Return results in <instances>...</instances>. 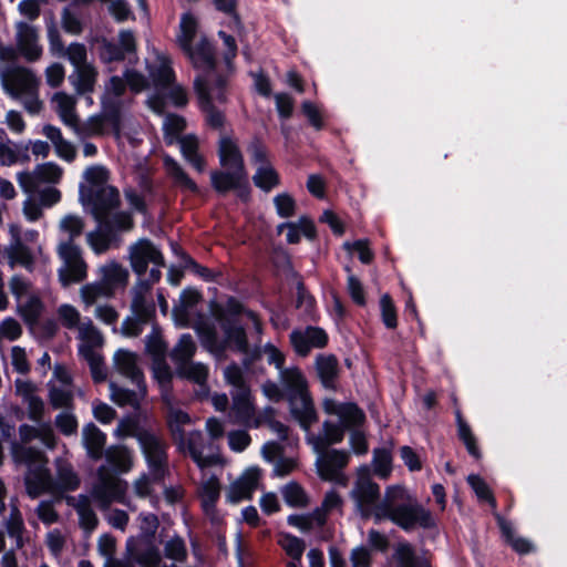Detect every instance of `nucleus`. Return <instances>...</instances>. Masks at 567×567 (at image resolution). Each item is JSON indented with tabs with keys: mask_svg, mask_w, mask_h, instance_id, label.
Segmentation results:
<instances>
[{
	"mask_svg": "<svg viewBox=\"0 0 567 567\" xmlns=\"http://www.w3.org/2000/svg\"><path fill=\"white\" fill-rule=\"evenodd\" d=\"M384 519H389L404 532H411L417 527L423 529L436 527L431 511L420 504L401 485L388 486L381 503L377 506L374 523L379 524Z\"/></svg>",
	"mask_w": 567,
	"mask_h": 567,
	"instance_id": "nucleus-1",
	"label": "nucleus"
},
{
	"mask_svg": "<svg viewBox=\"0 0 567 567\" xmlns=\"http://www.w3.org/2000/svg\"><path fill=\"white\" fill-rule=\"evenodd\" d=\"M194 69L200 71L195 79L205 76L207 85L216 89V101L227 102L228 75L217 70L215 47L207 37H202L196 45L190 44L189 51H183Z\"/></svg>",
	"mask_w": 567,
	"mask_h": 567,
	"instance_id": "nucleus-2",
	"label": "nucleus"
},
{
	"mask_svg": "<svg viewBox=\"0 0 567 567\" xmlns=\"http://www.w3.org/2000/svg\"><path fill=\"white\" fill-rule=\"evenodd\" d=\"M213 317L219 323L225 338L241 353H248L249 342L245 328L239 324V316L245 311V306L234 296H229L225 306L216 300L209 305Z\"/></svg>",
	"mask_w": 567,
	"mask_h": 567,
	"instance_id": "nucleus-3",
	"label": "nucleus"
},
{
	"mask_svg": "<svg viewBox=\"0 0 567 567\" xmlns=\"http://www.w3.org/2000/svg\"><path fill=\"white\" fill-rule=\"evenodd\" d=\"M133 427H135L133 437L138 442L153 482H162L168 471L167 442L162 435L140 424H133Z\"/></svg>",
	"mask_w": 567,
	"mask_h": 567,
	"instance_id": "nucleus-4",
	"label": "nucleus"
},
{
	"mask_svg": "<svg viewBox=\"0 0 567 567\" xmlns=\"http://www.w3.org/2000/svg\"><path fill=\"white\" fill-rule=\"evenodd\" d=\"M80 200L84 207H90L95 221H110L113 218L112 210L121 205L120 192L114 186L106 187H80Z\"/></svg>",
	"mask_w": 567,
	"mask_h": 567,
	"instance_id": "nucleus-5",
	"label": "nucleus"
},
{
	"mask_svg": "<svg viewBox=\"0 0 567 567\" xmlns=\"http://www.w3.org/2000/svg\"><path fill=\"white\" fill-rule=\"evenodd\" d=\"M97 230L87 234V241L96 254H103L112 244L120 241V233L134 227V220L127 212H115L110 221H96Z\"/></svg>",
	"mask_w": 567,
	"mask_h": 567,
	"instance_id": "nucleus-6",
	"label": "nucleus"
},
{
	"mask_svg": "<svg viewBox=\"0 0 567 567\" xmlns=\"http://www.w3.org/2000/svg\"><path fill=\"white\" fill-rule=\"evenodd\" d=\"M3 89L13 97L20 95H35L39 80L32 70L14 65L9 68L1 76Z\"/></svg>",
	"mask_w": 567,
	"mask_h": 567,
	"instance_id": "nucleus-7",
	"label": "nucleus"
},
{
	"mask_svg": "<svg viewBox=\"0 0 567 567\" xmlns=\"http://www.w3.org/2000/svg\"><path fill=\"white\" fill-rule=\"evenodd\" d=\"M357 511L363 519L374 517L380 501V486L370 476H360L351 492Z\"/></svg>",
	"mask_w": 567,
	"mask_h": 567,
	"instance_id": "nucleus-8",
	"label": "nucleus"
},
{
	"mask_svg": "<svg viewBox=\"0 0 567 567\" xmlns=\"http://www.w3.org/2000/svg\"><path fill=\"white\" fill-rule=\"evenodd\" d=\"M59 254L66 266V269L59 272L61 284L68 286L73 281L83 280L86 276V265L82 258L80 247L74 241L68 240L60 245Z\"/></svg>",
	"mask_w": 567,
	"mask_h": 567,
	"instance_id": "nucleus-9",
	"label": "nucleus"
},
{
	"mask_svg": "<svg viewBox=\"0 0 567 567\" xmlns=\"http://www.w3.org/2000/svg\"><path fill=\"white\" fill-rule=\"evenodd\" d=\"M130 260L133 271L142 277L146 274L148 264L165 267V258L162 251L151 239L142 238L130 248Z\"/></svg>",
	"mask_w": 567,
	"mask_h": 567,
	"instance_id": "nucleus-10",
	"label": "nucleus"
},
{
	"mask_svg": "<svg viewBox=\"0 0 567 567\" xmlns=\"http://www.w3.org/2000/svg\"><path fill=\"white\" fill-rule=\"evenodd\" d=\"M194 91L198 99V105L203 113L206 114L207 124L214 130H220L225 124V115L215 104L216 89L207 85L205 76L194 80Z\"/></svg>",
	"mask_w": 567,
	"mask_h": 567,
	"instance_id": "nucleus-11",
	"label": "nucleus"
},
{
	"mask_svg": "<svg viewBox=\"0 0 567 567\" xmlns=\"http://www.w3.org/2000/svg\"><path fill=\"white\" fill-rule=\"evenodd\" d=\"M120 43L103 38L99 47V59L105 64L122 62L126 54L136 52V40L131 30H121L118 33Z\"/></svg>",
	"mask_w": 567,
	"mask_h": 567,
	"instance_id": "nucleus-12",
	"label": "nucleus"
},
{
	"mask_svg": "<svg viewBox=\"0 0 567 567\" xmlns=\"http://www.w3.org/2000/svg\"><path fill=\"white\" fill-rule=\"evenodd\" d=\"M83 444L87 456L94 461H99L105 455L109 463H114L120 452L116 446H111L104 452L106 434L92 422L83 427Z\"/></svg>",
	"mask_w": 567,
	"mask_h": 567,
	"instance_id": "nucleus-13",
	"label": "nucleus"
},
{
	"mask_svg": "<svg viewBox=\"0 0 567 567\" xmlns=\"http://www.w3.org/2000/svg\"><path fill=\"white\" fill-rule=\"evenodd\" d=\"M104 123L112 127L114 134L120 135L122 130V109L120 102H104L102 113L89 117L86 126L90 134H103Z\"/></svg>",
	"mask_w": 567,
	"mask_h": 567,
	"instance_id": "nucleus-14",
	"label": "nucleus"
},
{
	"mask_svg": "<svg viewBox=\"0 0 567 567\" xmlns=\"http://www.w3.org/2000/svg\"><path fill=\"white\" fill-rule=\"evenodd\" d=\"M319 457L316 461L318 475L323 481H332L349 463L350 455L344 450L327 449L324 452H316Z\"/></svg>",
	"mask_w": 567,
	"mask_h": 567,
	"instance_id": "nucleus-15",
	"label": "nucleus"
},
{
	"mask_svg": "<svg viewBox=\"0 0 567 567\" xmlns=\"http://www.w3.org/2000/svg\"><path fill=\"white\" fill-rule=\"evenodd\" d=\"M37 29L23 21L17 24V47L20 54L28 62H35L42 55V48L38 44Z\"/></svg>",
	"mask_w": 567,
	"mask_h": 567,
	"instance_id": "nucleus-16",
	"label": "nucleus"
},
{
	"mask_svg": "<svg viewBox=\"0 0 567 567\" xmlns=\"http://www.w3.org/2000/svg\"><path fill=\"white\" fill-rule=\"evenodd\" d=\"M127 489V483L121 478H102L92 488L91 495L102 508H106L113 501L122 502Z\"/></svg>",
	"mask_w": 567,
	"mask_h": 567,
	"instance_id": "nucleus-17",
	"label": "nucleus"
},
{
	"mask_svg": "<svg viewBox=\"0 0 567 567\" xmlns=\"http://www.w3.org/2000/svg\"><path fill=\"white\" fill-rule=\"evenodd\" d=\"M218 157L223 167L238 172H246L243 153L231 137H220L218 143Z\"/></svg>",
	"mask_w": 567,
	"mask_h": 567,
	"instance_id": "nucleus-18",
	"label": "nucleus"
},
{
	"mask_svg": "<svg viewBox=\"0 0 567 567\" xmlns=\"http://www.w3.org/2000/svg\"><path fill=\"white\" fill-rule=\"evenodd\" d=\"M497 526L501 530L504 542L512 547L518 555H528L536 550L534 544L524 537L515 536L513 524L505 519L501 514H494Z\"/></svg>",
	"mask_w": 567,
	"mask_h": 567,
	"instance_id": "nucleus-19",
	"label": "nucleus"
},
{
	"mask_svg": "<svg viewBox=\"0 0 567 567\" xmlns=\"http://www.w3.org/2000/svg\"><path fill=\"white\" fill-rule=\"evenodd\" d=\"M126 555L141 567H158L162 561L159 549L153 543H147V547L140 550L133 537L126 540Z\"/></svg>",
	"mask_w": 567,
	"mask_h": 567,
	"instance_id": "nucleus-20",
	"label": "nucleus"
},
{
	"mask_svg": "<svg viewBox=\"0 0 567 567\" xmlns=\"http://www.w3.org/2000/svg\"><path fill=\"white\" fill-rule=\"evenodd\" d=\"M316 370L323 388L336 390V382L339 377V362L334 354H318L316 358Z\"/></svg>",
	"mask_w": 567,
	"mask_h": 567,
	"instance_id": "nucleus-21",
	"label": "nucleus"
},
{
	"mask_svg": "<svg viewBox=\"0 0 567 567\" xmlns=\"http://www.w3.org/2000/svg\"><path fill=\"white\" fill-rule=\"evenodd\" d=\"M52 477L49 468L44 465L31 466L24 478L27 494L31 498H37L45 492L47 485H51Z\"/></svg>",
	"mask_w": 567,
	"mask_h": 567,
	"instance_id": "nucleus-22",
	"label": "nucleus"
},
{
	"mask_svg": "<svg viewBox=\"0 0 567 567\" xmlns=\"http://www.w3.org/2000/svg\"><path fill=\"white\" fill-rule=\"evenodd\" d=\"M220 483L217 476L212 475L199 488L200 506L205 515L212 519L216 514V505L220 497Z\"/></svg>",
	"mask_w": 567,
	"mask_h": 567,
	"instance_id": "nucleus-23",
	"label": "nucleus"
},
{
	"mask_svg": "<svg viewBox=\"0 0 567 567\" xmlns=\"http://www.w3.org/2000/svg\"><path fill=\"white\" fill-rule=\"evenodd\" d=\"M324 434L312 437L315 452H324L330 445L339 444L344 439L346 427L341 423L324 421L322 424Z\"/></svg>",
	"mask_w": 567,
	"mask_h": 567,
	"instance_id": "nucleus-24",
	"label": "nucleus"
},
{
	"mask_svg": "<svg viewBox=\"0 0 567 567\" xmlns=\"http://www.w3.org/2000/svg\"><path fill=\"white\" fill-rule=\"evenodd\" d=\"M327 413L338 415L347 430L359 427L365 422L363 410L354 402L340 403L337 411L327 409Z\"/></svg>",
	"mask_w": 567,
	"mask_h": 567,
	"instance_id": "nucleus-25",
	"label": "nucleus"
},
{
	"mask_svg": "<svg viewBox=\"0 0 567 567\" xmlns=\"http://www.w3.org/2000/svg\"><path fill=\"white\" fill-rule=\"evenodd\" d=\"M163 165L169 177L174 179V183L184 189L189 190L193 194L199 193V187L194 179L183 169L178 162L171 155L163 157Z\"/></svg>",
	"mask_w": 567,
	"mask_h": 567,
	"instance_id": "nucleus-26",
	"label": "nucleus"
},
{
	"mask_svg": "<svg viewBox=\"0 0 567 567\" xmlns=\"http://www.w3.org/2000/svg\"><path fill=\"white\" fill-rule=\"evenodd\" d=\"M81 481L70 464L59 465L56 468V481L51 482L53 492H74L80 487Z\"/></svg>",
	"mask_w": 567,
	"mask_h": 567,
	"instance_id": "nucleus-27",
	"label": "nucleus"
},
{
	"mask_svg": "<svg viewBox=\"0 0 567 567\" xmlns=\"http://www.w3.org/2000/svg\"><path fill=\"white\" fill-rule=\"evenodd\" d=\"M241 174H245V172H238V171H220L215 169L210 172V184L213 189L218 195H226L229 192L233 190V188L237 187V182L239 181V177Z\"/></svg>",
	"mask_w": 567,
	"mask_h": 567,
	"instance_id": "nucleus-28",
	"label": "nucleus"
},
{
	"mask_svg": "<svg viewBox=\"0 0 567 567\" xmlns=\"http://www.w3.org/2000/svg\"><path fill=\"white\" fill-rule=\"evenodd\" d=\"M181 153L196 171L202 173L205 168V159L199 154L198 140L195 135L188 134L179 138Z\"/></svg>",
	"mask_w": 567,
	"mask_h": 567,
	"instance_id": "nucleus-29",
	"label": "nucleus"
},
{
	"mask_svg": "<svg viewBox=\"0 0 567 567\" xmlns=\"http://www.w3.org/2000/svg\"><path fill=\"white\" fill-rule=\"evenodd\" d=\"M203 300V293L195 287H186L179 295V303L174 306L173 312L177 318H186L189 309Z\"/></svg>",
	"mask_w": 567,
	"mask_h": 567,
	"instance_id": "nucleus-30",
	"label": "nucleus"
},
{
	"mask_svg": "<svg viewBox=\"0 0 567 567\" xmlns=\"http://www.w3.org/2000/svg\"><path fill=\"white\" fill-rule=\"evenodd\" d=\"M181 34L178 35V44L182 51H189L190 44L197 33L198 22L197 19L190 13L186 12L181 18Z\"/></svg>",
	"mask_w": 567,
	"mask_h": 567,
	"instance_id": "nucleus-31",
	"label": "nucleus"
},
{
	"mask_svg": "<svg viewBox=\"0 0 567 567\" xmlns=\"http://www.w3.org/2000/svg\"><path fill=\"white\" fill-rule=\"evenodd\" d=\"M11 456L14 463L31 467L41 461L43 454L33 446H25L14 441L11 443Z\"/></svg>",
	"mask_w": 567,
	"mask_h": 567,
	"instance_id": "nucleus-32",
	"label": "nucleus"
},
{
	"mask_svg": "<svg viewBox=\"0 0 567 567\" xmlns=\"http://www.w3.org/2000/svg\"><path fill=\"white\" fill-rule=\"evenodd\" d=\"M75 511L79 515L80 526L85 532L94 530L99 525V518L91 507L90 499L86 495H80L79 502L75 505Z\"/></svg>",
	"mask_w": 567,
	"mask_h": 567,
	"instance_id": "nucleus-33",
	"label": "nucleus"
},
{
	"mask_svg": "<svg viewBox=\"0 0 567 567\" xmlns=\"http://www.w3.org/2000/svg\"><path fill=\"white\" fill-rule=\"evenodd\" d=\"M176 372L181 379H186L197 384L205 383L208 377V369L206 365L192 361L181 362Z\"/></svg>",
	"mask_w": 567,
	"mask_h": 567,
	"instance_id": "nucleus-34",
	"label": "nucleus"
},
{
	"mask_svg": "<svg viewBox=\"0 0 567 567\" xmlns=\"http://www.w3.org/2000/svg\"><path fill=\"white\" fill-rule=\"evenodd\" d=\"M282 497L286 504L293 508H303L309 504V497L305 488L298 482H289L282 488Z\"/></svg>",
	"mask_w": 567,
	"mask_h": 567,
	"instance_id": "nucleus-35",
	"label": "nucleus"
},
{
	"mask_svg": "<svg viewBox=\"0 0 567 567\" xmlns=\"http://www.w3.org/2000/svg\"><path fill=\"white\" fill-rule=\"evenodd\" d=\"M150 79L157 91L171 87L175 82V72L167 63L150 68Z\"/></svg>",
	"mask_w": 567,
	"mask_h": 567,
	"instance_id": "nucleus-36",
	"label": "nucleus"
},
{
	"mask_svg": "<svg viewBox=\"0 0 567 567\" xmlns=\"http://www.w3.org/2000/svg\"><path fill=\"white\" fill-rule=\"evenodd\" d=\"M252 181L264 192H270L280 184L279 174L271 165L258 167Z\"/></svg>",
	"mask_w": 567,
	"mask_h": 567,
	"instance_id": "nucleus-37",
	"label": "nucleus"
},
{
	"mask_svg": "<svg viewBox=\"0 0 567 567\" xmlns=\"http://www.w3.org/2000/svg\"><path fill=\"white\" fill-rule=\"evenodd\" d=\"M290 412L306 431L317 421V412L313 403L307 395L302 396V408L291 406Z\"/></svg>",
	"mask_w": 567,
	"mask_h": 567,
	"instance_id": "nucleus-38",
	"label": "nucleus"
},
{
	"mask_svg": "<svg viewBox=\"0 0 567 567\" xmlns=\"http://www.w3.org/2000/svg\"><path fill=\"white\" fill-rule=\"evenodd\" d=\"M394 558L398 567H424L425 564L409 543H402L396 547Z\"/></svg>",
	"mask_w": 567,
	"mask_h": 567,
	"instance_id": "nucleus-39",
	"label": "nucleus"
},
{
	"mask_svg": "<svg viewBox=\"0 0 567 567\" xmlns=\"http://www.w3.org/2000/svg\"><path fill=\"white\" fill-rule=\"evenodd\" d=\"M44 305L40 297L31 296L22 306H19V313L28 324H34L38 322Z\"/></svg>",
	"mask_w": 567,
	"mask_h": 567,
	"instance_id": "nucleus-40",
	"label": "nucleus"
},
{
	"mask_svg": "<svg viewBox=\"0 0 567 567\" xmlns=\"http://www.w3.org/2000/svg\"><path fill=\"white\" fill-rule=\"evenodd\" d=\"M233 410L237 420L246 422L255 413L249 391H243L234 398Z\"/></svg>",
	"mask_w": 567,
	"mask_h": 567,
	"instance_id": "nucleus-41",
	"label": "nucleus"
},
{
	"mask_svg": "<svg viewBox=\"0 0 567 567\" xmlns=\"http://www.w3.org/2000/svg\"><path fill=\"white\" fill-rule=\"evenodd\" d=\"M374 472L378 476L385 478L392 472V453L390 449L377 447L373 450Z\"/></svg>",
	"mask_w": 567,
	"mask_h": 567,
	"instance_id": "nucleus-42",
	"label": "nucleus"
},
{
	"mask_svg": "<svg viewBox=\"0 0 567 567\" xmlns=\"http://www.w3.org/2000/svg\"><path fill=\"white\" fill-rule=\"evenodd\" d=\"M131 309L134 316L146 323L155 316L154 302H147L146 297L143 296L142 292H135L133 295Z\"/></svg>",
	"mask_w": 567,
	"mask_h": 567,
	"instance_id": "nucleus-43",
	"label": "nucleus"
},
{
	"mask_svg": "<svg viewBox=\"0 0 567 567\" xmlns=\"http://www.w3.org/2000/svg\"><path fill=\"white\" fill-rule=\"evenodd\" d=\"M247 152L252 163L260 164V166L270 165L267 145L259 135L251 137L247 145Z\"/></svg>",
	"mask_w": 567,
	"mask_h": 567,
	"instance_id": "nucleus-44",
	"label": "nucleus"
},
{
	"mask_svg": "<svg viewBox=\"0 0 567 567\" xmlns=\"http://www.w3.org/2000/svg\"><path fill=\"white\" fill-rule=\"evenodd\" d=\"M467 483L480 501L487 502L493 507L496 506L494 494L483 477L478 474H470L467 476Z\"/></svg>",
	"mask_w": 567,
	"mask_h": 567,
	"instance_id": "nucleus-45",
	"label": "nucleus"
},
{
	"mask_svg": "<svg viewBox=\"0 0 567 567\" xmlns=\"http://www.w3.org/2000/svg\"><path fill=\"white\" fill-rule=\"evenodd\" d=\"M49 401L53 409H74L73 393L55 385H50L49 388Z\"/></svg>",
	"mask_w": 567,
	"mask_h": 567,
	"instance_id": "nucleus-46",
	"label": "nucleus"
},
{
	"mask_svg": "<svg viewBox=\"0 0 567 567\" xmlns=\"http://www.w3.org/2000/svg\"><path fill=\"white\" fill-rule=\"evenodd\" d=\"M369 239H357L354 241H346L343 249L348 252L357 251L359 260L364 265H370L374 260V252L370 248Z\"/></svg>",
	"mask_w": 567,
	"mask_h": 567,
	"instance_id": "nucleus-47",
	"label": "nucleus"
},
{
	"mask_svg": "<svg viewBox=\"0 0 567 567\" xmlns=\"http://www.w3.org/2000/svg\"><path fill=\"white\" fill-rule=\"evenodd\" d=\"M196 352V344L189 333L181 336L174 351L173 358L181 362L189 361Z\"/></svg>",
	"mask_w": 567,
	"mask_h": 567,
	"instance_id": "nucleus-48",
	"label": "nucleus"
},
{
	"mask_svg": "<svg viewBox=\"0 0 567 567\" xmlns=\"http://www.w3.org/2000/svg\"><path fill=\"white\" fill-rule=\"evenodd\" d=\"M380 308L383 324L388 329H395L398 327V313L394 302L389 293L381 297Z\"/></svg>",
	"mask_w": 567,
	"mask_h": 567,
	"instance_id": "nucleus-49",
	"label": "nucleus"
},
{
	"mask_svg": "<svg viewBox=\"0 0 567 567\" xmlns=\"http://www.w3.org/2000/svg\"><path fill=\"white\" fill-rule=\"evenodd\" d=\"M35 171H37V176L39 177L40 184L41 183H51V184L59 183L60 179L62 178V174H63L62 168L53 162L38 164L35 166Z\"/></svg>",
	"mask_w": 567,
	"mask_h": 567,
	"instance_id": "nucleus-50",
	"label": "nucleus"
},
{
	"mask_svg": "<svg viewBox=\"0 0 567 567\" xmlns=\"http://www.w3.org/2000/svg\"><path fill=\"white\" fill-rule=\"evenodd\" d=\"M276 213L281 218H290L295 216L297 204L295 198L288 193H280L274 197Z\"/></svg>",
	"mask_w": 567,
	"mask_h": 567,
	"instance_id": "nucleus-51",
	"label": "nucleus"
},
{
	"mask_svg": "<svg viewBox=\"0 0 567 567\" xmlns=\"http://www.w3.org/2000/svg\"><path fill=\"white\" fill-rule=\"evenodd\" d=\"M186 121L183 116L174 113H169L164 122V136L167 144H172L173 140L169 137H178L179 134L185 130Z\"/></svg>",
	"mask_w": 567,
	"mask_h": 567,
	"instance_id": "nucleus-52",
	"label": "nucleus"
},
{
	"mask_svg": "<svg viewBox=\"0 0 567 567\" xmlns=\"http://www.w3.org/2000/svg\"><path fill=\"white\" fill-rule=\"evenodd\" d=\"M8 258L11 266L19 264L29 267L33 264V256L30 248L20 240L8 251Z\"/></svg>",
	"mask_w": 567,
	"mask_h": 567,
	"instance_id": "nucleus-53",
	"label": "nucleus"
},
{
	"mask_svg": "<svg viewBox=\"0 0 567 567\" xmlns=\"http://www.w3.org/2000/svg\"><path fill=\"white\" fill-rule=\"evenodd\" d=\"M190 416L187 412L178 409L174 410L168 414L167 427L173 435H178L181 439L184 437L183 426L190 423Z\"/></svg>",
	"mask_w": 567,
	"mask_h": 567,
	"instance_id": "nucleus-54",
	"label": "nucleus"
},
{
	"mask_svg": "<svg viewBox=\"0 0 567 567\" xmlns=\"http://www.w3.org/2000/svg\"><path fill=\"white\" fill-rule=\"evenodd\" d=\"M112 400L120 406L131 405L138 406L141 398L134 390L117 388L114 384H111Z\"/></svg>",
	"mask_w": 567,
	"mask_h": 567,
	"instance_id": "nucleus-55",
	"label": "nucleus"
},
{
	"mask_svg": "<svg viewBox=\"0 0 567 567\" xmlns=\"http://www.w3.org/2000/svg\"><path fill=\"white\" fill-rule=\"evenodd\" d=\"M164 553L168 559L179 563L185 561L187 558V549L184 539L179 536L169 539L165 545Z\"/></svg>",
	"mask_w": 567,
	"mask_h": 567,
	"instance_id": "nucleus-56",
	"label": "nucleus"
},
{
	"mask_svg": "<svg viewBox=\"0 0 567 567\" xmlns=\"http://www.w3.org/2000/svg\"><path fill=\"white\" fill-rule=\"evenodd\" d=\"M292 276L298 279V281L296 284V290H297L296 307L301 308L305 306L306 311H310L316 305V299L312 295H310L307 291L306 285L303 282L300 274L297 271H293Z\"/></svg>",
	"mask_w": 567,
	"mask_h": 567,
	"instance_id": "nucleus-57",
	"label": "nucleus"
},
{
	"mask_svg": "<svg viewBox=\"0 0 567 567\" xmlns=\"http://www.w3.org/2000/svg\"><path fill=\"white\" fill-rule=\"evenodd\" d=\"M284 538L282 548L286 554L293 560H300L306 549L305 540L289 533L285 534Z\"/></svg>",
	"mask_w": 567,
	"mask_h": 567,
	"instance_id": "nucleus-58",
	"label": "nucleus"
},
{
	"mask_svg": "<svg viewBox=\"0 0 567 567\" xmlns=\"http://www.w3.org/2000/svg\"><path fill=\"white\" fill-rule=\"evenodd\" d=\"M96 73L90 66L80 68L78 71L76 91L81 94L90 93L94 89Z\"/></svg>",
	"mask_w": 567,
	"mask_h": 567,
	"instance_id": "nucleus-59",
	"label": "nucleus"
},
{
	"mask_svg": "<svg viewBox=\"0 0 567 567\" xmlns=\"http://www.w3.org/2000/svg\"><path fill=\"white\" fill-rule=\"evenodd\" d=\"M55 99L59 101L60 113L63 122L70 126H76L78 116L74 113L72 103L65 93H55Z\"/></svg>",
	"mask_w": 567,
	"mask_h": 567,
	"instance_id": "nucleus-60",
	"label": "nucleus"
},
{
	"mask_svg": "<svg viewBox=\"0 0 567 567\" xmlns=\"http://www.w3.org/2000/svg\"><path fill=\"white\" fill-rule=\"evenodd\" d=\"M55 426L65 436H70L78 431V420L73 413L61 412L55 416Z\"/></svg>",
	"mask_w": 567,
	"mask_h": 567,
	"instance_id": "nucleus-61",
	"label": "nucleus"
},
{
	"mask_svg": "<svg viewBox=\"0 0 567 567\" xmlns=\"http://www.w3.org/2000/svg\"><path fill=\"white\" fill-rule=\"evenodd\" d=\"M126 86L134 93H140L150 87L148 79L134 69H126L124 72Z\"/></svg>",
	"mask_w": 567,
	"mask_h": 567,
	"instance_id": "nucleus-62",
	"label": "nucleus"
},
{
	"mask_svg": "<svg viewBox=\"0 0 567 567\" xmlns=\"http://www.w3.org/2000/svg\"><path fill=\"white\" fill-rule=\"evenodd\" d=\"M289 340L293 351L299 357H307L310 353L311 347L309 344L308 337L305 330H292L291 333L289 334Z\"/></svg>",
	"mask_w": 567,
	"mask_h": 567,
	"instance_id": "nucleus-63",
	"label": "nucleus"
},
{
	"mask_svg": "<svg viewBox=\"0 0 567 567\" xmlns=\"http://www.w3.org/2000/svg\"><path fill=\"white\" fill-rule=\"evenodd\" d=\"M114 362L118 371L124 375L137 367L136 355L124 349H120L115 352Z\"/></svg>",
	"mask_w": 567,
	"mask_h": 567,
	"instance_id": "nucleus-64",
	"label": "nucleus"
}]
</instances>
